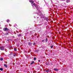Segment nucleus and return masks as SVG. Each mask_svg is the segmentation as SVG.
Masks as SVG:
<instances>
[{
  "mask_svg": "<svg viewBox=\"0 0 73 73\" xmlns=\"http://www.w3.org/2000/svg\"><path fill=\"white\" fill-rule=\"evenodd\" d=\"M0 49L1 50H4V47L3 46L0 47Z\"/></svg>",
  "mask_w": 73,
  "mask_h": 73,
  "instance_id": "f257e3e1",
  "label": "nucleus"
},
{
  "mask_svg": "<svg viewBox=\"0 0 73 73\" xmlns=\"http://www.w3.org/2000/svg\"><path fill=\"white\" fill-rule=\"evenodd\" d=\"M3 30L4 31H8V29L7 28H4L3 29Z\"/></svg>",
  "mask_w": 73,
  "mask_h": 73,
  "instance_id": "f03ea898",
  "label": "nucleus"
},
{
  "mask_svg": "<svg viewBox=\"0 0 73 73\" xmlns=\"http://www.w3.org/2000/svg\"><path fill=\"white\" fill-rule=\"evenodd\" d=\"M33 5H34V6H35V7H36V9H37V10H38V7L37 8V7L38 6H36V4H35V3H34V4H33Z\"/></svg>",
  "mask_w": 73,
  "mask_h": 73,
  "instance_id": "7ed1b4c3",
  "label": "nucleus"
},
{
  "mask_svg": "<svg viewBox=\"0 0 73 73\" xmlns=\"http://www.w3.org/2000/svg\"><path fill=\"white\" fill-rule=\"evenodd\" d=\"M29 2H30V3H31V4H33V3H34V1L32 0H30Z\"/></svg>",
  "mask_w": 73,
  "mask_h": 73,
  "instance_id": "20e7f679",
  "label": "nucleus"
},
{
  "mask_svg": "<svg viewBox=\"0 0 73 73\" xmlns=\"http://www.w3.org/2000/svg\"><path fill=\"white\" fill-rule=\"evenodd\" d=\"M70 0H67L66 1V3H69V2H70Z\"/></svg>",
  "mask_w": 73,
  "mask_h": 73,
  "instance_id": "39448f33",
  "label": "nucleus"
},
{
  "mask_svg": "<svg viewBox=\"0 0 73 73\" xmlns=\"http://www.w3.org/2000/svg\"><path fill=\"white\" fill-rule=\"evenodd\" d=\"M4 66L5 67H6V68H7V67H8V66L6 64H4Z\"/></svg>",
  "mask_w": 73,
  "mask_h": 73,
  "instance_id": "423d86ee",
  "label": "nucleus"
},
{
  "mask_svg": "<svg viewBox=\"0 0 73 73\" xmlns=\"http://www.w3.org/2000/svg\"><path fill=\"white\" fill-rule=\"evenodd\" d=\"M54 70H55V71H58V70L57 68H54Z\"/></svg>",
  "mask_w": 73,
  "mask_h": 73,
  "instance_id": "0eeeda50",
  "label": "nucleus"
},
{
  "mask_svg": "<svg viewBox=\"0 0 73 73\" xmlns=\"http://www.w3.org/2000/svg\"><path fill=\"white\" fill-rule=\"evenodd\" d=\"M50 71V70H46V72L47 73H48V72H49V71Z\"/></svg>",
  "mask_w": 73,
  "mask_h": 73,
  "instance_id": "6e6552de",
  "label": "nucleus"
},
{
  "mask_svg": "<svg viewBox=\"0 0 73 73\" xmlns=\"http://www.w3.org/2000/svg\"><path fill=\"white\" fill-rule=\"evenodd\" d=\"M28 44L29 45H31V44H32L30 42H29Z\"/></svg>",
  "mask_w": 73,
  "mask_h": 73,
  "instance_id": "1a4fd4ad",
  "label": "nucleus"
},
{
  "mask_svg": "<svg viewBox=\"0 0 73 73\" xmlns=\"http://www.w3.org/2000/svg\"><path fill=\"white\" fill-rule=\"evenodd\" d=\"M34 62H35L34 61H33L31 63V65H32V64H33L34 63Z\"/></svg>",
  "mask_w": 73,
  "mask_h": 73,
  "instance_id": "9d476101",
  "label": "nucleus"
},
{
  "mask_svg": "<svg viewBox=\"0 0 73 73\" xmlns=\"http://www.w3.org/2000/svg\"><path fill=\"white\" fill-rule=\"evenodd\" d=\"M0 70H1V71H2V70H3V68H0Z\"/></svg>",
  "mask_w": 73,
  "mask_h": 73,
  "instance_id": "9b49d317",
  "label": "nucleus"
},
{
  "mask_svg": "<svg viewBox=\"0 0 73 73\" xmlns=\"http://www.w3.org/2000/svg\"><path fill=\"white\" fill-rule=\"evenodd\" d=\"M13 55L14 56H16V54L15 53V54H14Z\"/></svg>",
  "mask_w": 73,
  "mask_h": 73,
  "instance_id": "f8f14e48",
  "label": "nucleus"
},
{
  "mask_svg": "<svg viewBox=\"0 0 73 73\" xmlns=\"http://www.w3.org/2000/svg\"><path fill=\"white\" fill-rule=\"evenodd\" d=\"M0 60H1V61H3V59L2 58H1Z\"/></svg>",
  "mask_w": 73,
  "mask_h": 73,
  "instance_id": "ddd939ff",
  "label": "nucleus"
},
{
  "mask_svg": "<svg viewBox=\"0 0 73 73\" xmlns=\"http://www.w3.org/2000/svg\"><path fill=\"white\" fill-rule=\"evenodd\" d=\"M9 20L8 19H7V23H8L9 22Z\"/></svg>",
  "mask_w": 73,
  "mask_h": 73,
  "instance_id": "4468645a",
  "label": "nucleus"
},
{
  "mask_svg": "<svg viewBox=\"0 0 73 73\" xmlns=\"http://www.w3.org/2000/svg\"><path fill=\"white\" fill-rule=\"evenodd\" d=\"M48 40V38H46V42H47V40Z\"/></svg>",
  "mask_w": 73,
  "mask_h": 73,
  "instance_id": "2eb2a0df",
  "label": "nucleus"
},
{
  "mask_svg": "<svg viewBox=\"0 0 73 73\" xmlns=\"http://www.w3.org/2000/svg\"><path fill=\"white\" fill-rule=\"evenodd\" d=\"M17 50V49H16V48H14V51H16Z\"/></svg>",
  "mask_w": 73,
  "mask_h": 73,
  "instance_id": "dca6fc26",
  "label": "nucleus"
},
{
  "mask_svg": "<svg viewBox=\"0 0 73 73\" xmlns=\"http://www.w3.org/2000/svg\"><path fill=\"white\" fill-rule=\"evenodd\" d=\"M34 60H36V58H34Z\"/></svg>",
  "mask_w": 73,
  "mask_h": 73,
  "instance_id": "f3484780",
  "label": "nucleus"
},
{
  "mask_svg": "<svg viewBox=\"0 0 73 73\" xmlns=\"http://www.w3.org/2000/svg\"><path fill=\"white\" fill-rule=\"evenodd\" d=\"M33 45H36V43L34 42L33 43Z\"/></svg>",
  "mask_w": 73,
  "mask_h": 73,
  "instance_id": "a211bd4d",
  "label": "nucleus"
},
{
  "mask_svg": "<svg viewBox=\"0 0 73 73\" xmlns=\"http://www.w3.org/2000/svg\"><path fill=\"white\" fill-rule=\"evenodd\" d=\"M53 47V46H51V48H52Z\"/></svg>",
  "mask_w": 73,
  "mask_h": 73,
  "instance_id": "6ab92c4d",
  "label": "nucleus"
},
{
  "mask_svg": "<svg viewBox=\"0 0 73 73\" xmlns=\"http://www.w3.org/2000/svg\"><path fill=\"white\" fill-rule=\"evenodd\" d=\"M38 62H40V60H38Z\"/></svg>",
  "mask_w": 73,
  "mask_h": 73,
  "instance_id": "aec40b11",
  "label": "nucleus"
},
{
  "mask_svg": "<svg viewBox=\"0 0 73 73\" xmlns=\"http://www.w3.org/2000/svg\"><path fill=\"white\" fill-rule=\"evenodd\" d=\"M5 63L6 64H7V62H5Z\"/></svg>",
  "mask_w": 73,
  "mask_h": 73,
  "instance_id": "412c9836",
  "label": "nucleus"
},
{
  "mask_svg": "<svg viewBox=\"0 0 73 73\" xmlns=\"http://www.w3.org/2000/svg\"><path fill=\"white\" fill-rule=\"evenodd\" d=\"M6 49H5V51H6V52H7V51L6 50Z\"/></svg>",
  "mask_w": 73,
  "mask_h": 73,
  "instance_id": "4be33fe9",
  "label": "nucleus"
},
{
  "mask_svg": "<svg viewBox=\"0 0 73 73\" xmlns=\"http://www.w3.org/2000/svg\"><path fill=\"white\" fill-rule=\"evenodd\" d=\"M44 41V40H42V42H43Z\"/></svg>",
  "mask_w": 73,
  "mask_h": 73,
  "instance_id": "5701e85b",
  "label": "nucleus"
},
{
  "mask_svg": "<svg viewBox=\"0 0 73 73\" xmlns=\"http://www.w3.org/2000/svg\"><path fill=\"white\" fill-rule=\"evenodd\" d=\"M9 25L10 26H11V25H10V24H9Z\"/></svg>",
  "mask_w": 73,
  "mask_h": 73,
  "instance_id": "b1692460",
  "label": "nucleus"
}]
</instances>
